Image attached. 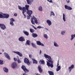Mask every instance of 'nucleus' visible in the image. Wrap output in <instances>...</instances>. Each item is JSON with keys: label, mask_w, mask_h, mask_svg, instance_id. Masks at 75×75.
<instances>
[{"label": "nucleus", "mask_w": 75, "mask_h": 75, "mask_svg": "<svg viewBox=\"0 0 75 75\" xmlns=\"http://www.w3.org/2000/svg\"><path fill=\"white\" fill-rule=\"evenodd\" d=\"M48 62H50V63ZM48 62H47V65L48 67H50L51 68H53V67H54V65H53V61L52 60V59L48 61Z\"/></svg>", "instance_id": "f257e3e1"}, {"label": "nucleus", "mask_w": 75, "mask_h": 75, "mask_svg": "<svg viewBox=\"0 0 75 75\" xmlns=\"http://www.w3.org/2000/svg\"><path fill=\"white\" fill-rule=\"evenodd\" d=\"M25 7H23L22 8V11H24L25 13L28 10V8L30 7V6L28 5H25Z\"/></svg>", "instance_id": "f03ea898"}, {"label": "nucleus", "mask_w": 75, "mask_h": 75, "mask_svg": "<svg viewBox=\"0 0 75 75\" xmlns=\"http://www.w3.org/2000/svg\"><path fill=\"white\" fill-rule=\"evenodd\" d=\"M24 62L27 64L28 65H30V62L29 61V60L26 57L25 58Z\"/></svg>", "instance_id": "7ed1b4c3"}, {"label": "nucleus", "mask_w": 75, "mask_h": 75, "mask_svg": "<svg viewBox=\"0 0 75 75\" xmlns=\"http://www.w3.org/2000/svg\"><path fill=\"white\" fill-rule=\"evenodd\" d=\"M44 57L45 58H48V59H47V60L49 61L50 60H51L52 59H51V57L50 56H49L48 55H47L46 54H44Z\"/></svg>", "instance_id": "20e7f679"}, {"label": "nucleus", "mask_w": 75, "mask_h": 75, "mask_svg": "<svg viewBox=\"0 0 75 75\" xmlns=\"http://www.w3.org/2000/svg\"><path fill=\"white\" fill-rule=\"evenodd\" d=\"M22 69L23 70L24 72H29V70L26 68V67L25 66L23 65L21 67Z\"/></svg>", "instance_id": "39448f33"}, {"label": "nucleus", "mask_w": 75, "mask_h": 75, "mask_svg": "<svg viewBox=\"0 0 75 75\" xmlns=\"http://www.w3.org/2000/svg\"><path fill=\"white\" fill-rule=\"evenodd\" d=\"M10 20L11 21H10V24L12 25V26H13L14 25V24L13 23V22H14L15 21V20L13 18H11L10 19Z\"/></svg>", "instance_id": "423d86ee"}, {"label": "nucleus", "mask_w": 75, "mask_h": 75, "mask_svg": "<svg viewBox=\"0 0 75 75\" xmlns=\"http://www.w3.org/2000/svg\"><path fill=\"white\" fill-rule=\"evenodd\" d=\"M0 27L1 28V29L2 30H5L6 28V26L5 25L3 24H0Z\"/></svg>", "instance_id": "0eeeda50"}, {"label": "nucleus", "mask_w": 75, "mask_h": 75, "mask_svg": "<svg viewBox=\"0 0 75 75\" xmlns=\"http://www.w3.org/2000/svg\"><path fill=\"white\" fill-rule=\"evenodd\" d=\"M27 13L29 15V16L31 17V14H33V11L31 10H28L27 11Z\"/></svg>", "instance_id": "6e6552de"}, {"label": "nucleus", "mask_w": 75, "mask_h": 75, "mask_svg": "<svg viewBox=\"0 0 75 75\" xmlns=\"http://www.w3.org/2000/svg\"><path fill=\"white\" fill-rule=\"evenodd\" d=\"M64 7L65 9H67L69 10H72V8H71V7L69 6H68L67 5H64Z\"/></svg>", "instance_id": "1a4fd4ad"}, {"label": "nucleus", "mask_w": 75, "mask_h": 75, "mask_svg": "<svg viewBox=\"0 0 75 75\" xmlns=\"http://www.w3.org/2000/svg\"><path fill=\"white\" fill-rule=\"evenodd\" d=\"M4 54L6 58L8 59L9 60H10V56H9L8 54L6 53V52H5L4 53Z\"/></svg>", "instance_id": "9d476101"}, {"label": "nucleus", "mask_w": 75, "mask_h": 75, "mask_svg": "<svg viewBox=\"0 0 75 75\" xmlns=\"http://www.w3.org/2000/svg\"><path fill=\"white\" fill-rule=\"evenodd\" d=\"M14 53H15V54H17L20 56V57H23V54H21V53H20L19 52H16V51H14Z\"/></svg>", "instance_id": "9b49d317"}, {"label": "nucleus", "mask_w": 75, "mask_h": 75, "mask_svg": "<svg viewBox=\"0 0 75 75\" xmlns=\"http://www.w3.org/2000/svg\"><path fill=\"white\" fill-rule=\"evenodd\" d=\"M36 43L37 45H41V46H44V45L43 43H42L40 41H38L36 42Z\"/></svg>", "instance_id": "f8f14e48"}, {"label": "nucleus", "mask_w": 75, "mask_h": 75, "mask_svg": "<svg viewBox=\"0 0 75 75\" xmlns=\"http://www.w3.org/2000/svg\"><path fill=\"white\" fill-rule=\"evenodd\" d=\"M46 23H47L49 26H50L51 25H52V22H51V21L49 20H47Z\"/></svg>", "instance_id": "ddd939ff"}, {"label": "nucleus", "mask_w": 75, "mask_h": 75, "mask_svg": "<svg viewBox=\"0 0 75 75\" xmlns=\"http://www.w3.org/2000/svg\"><path fill=\"white\" fill-rule=\"evenodd\" d=\"M74 68V65L72 64L70 66V67H69V71H70V72H71L72 69H73V68Z\"/></svg>", "instance_id": "4468645a"}, {"label": "nucleus", "mask_w": 75, "mask_h": 75, "mask_svg": "<svg viewBox=\"0 0 75 75\" xmlns=\"http://www.w3.org/2000/svg\"><path fill=\"white\" fill-rule=\"evenodd\" d=\"M11 67L13 68H15L17 67V63H13L11 65Z\"/></svg>", "instance_id": "2eb2a0df"}, {"label": "nucleus", "mask_w": 75, "mask_h": 75, "mask_svg": "<svg viewBox=\"0 0 75 75\" xmlns=\"http://www.w3.org/2000/svg\"><path fill=\"white\" fill-rule=\"evenodd\" d=\"M20 41H21V42H23V41H25V39L23 37H20L18 39Z\"/></svg>", "instance_id": "dca6fc26"}, {"label": "nucleus", "mask_w": 75, "mask_h": 75, "mask_svg": "<svg viewBox=\"0 0 75 75\" xmlns=\"http://www.w3.org/2000/svg\"><path fill=\"white\" fill-rule=\"evenodd\" d=\"M39 63L40 64H45V61L43 59L40 60L39 61Z\"/></svg>", "instance_id": "f3484780"}, {"label": "nucleus", "mask_w": 75, "mask_h": 75, "mask_svg": "<svg viewBox=\"0 0 75 75\" xmlns=\"http://www.w3.org/2000/svg\"><path fill=\"white\" fill-rule=\"evenodd\" d=\"M28 4H31V2H33V0H26Z\"/></svg>", "instance_id": "a211bd4d"}, {"label": "nucleus", "mask_w": 75, "mask_h": 75, "mask_svg": "<svg viewBox=\"0 0 75 75\" xmlns=\"http://www.w3.org/2000/svg\"><path fill=\"white\" fill-rule=\"evenodd\" d=\"M3 15L4 16V18H8L9 17V14L6 13H3Z\"/></svg>", "instance_id": "6ab92c4d"}, {"label": "nucleus", "mask_w": 75, "mask_h": 75, "mask_svg": "<svg viewBox=\"0 0 75 75\" xmlns=\"http://www.w3.org/2000/svg\"><path fill=\"white\" fill-rule=\"evenodd\" d=\"M48 73L49 75H54V72L51 71H48Z\"/></svg>", "instance_id": "aec40b11"}, {"label": "nucleus", "mask_w": 75, "mask_h": 75, "mask_svg": "<svg viewBox=\"0 0 75 75\" xmlns=\"http://www.w3.org/2000/svg\"><path fill=\"white\" fill-rule=\"evenodd\" d=\"M32 37L34 38H35V37H38V35L36 33H33L32 34Z\"/></svg>", "instance_id": "412c9836"}, {"label": "nucleus", "mask_w": 75, "mask_h": 75, "mask_svg": "<svg viewBox=\"0 0 75 75\" xmlns=\"http://www.w3.org/2000/svg\"><path fill=\"white\" fill-rule=\"evenodd\" d=\"M38 68L40 73H41V72H42V69H41V67L39 66Z\"/></svg>", "instance_id": "4be33fe9"}, {"label": "nucleus", "mask_w": 75, "mask_h": 75, "mask_svg": "<svg viewBox=\"0 0 75 75\" xmlns=\"http://www.w3.org/2000/svg\"><path fill=\"white\" fill-rule=\"evenodd\" d=\"M0 18H4V16L3 15V13H0Z\"/></svg>", "instance_id": "5701e85b"}, {"label": "nucleus", "mask_w": 75, "mask_h": 75, "mask_svg": "<svg viewBox=\"0 0 75 75\" xmlns=\"http://www.w3.org/2000/svg\"><path fill=\"white\" fill-rule=\"evenodd\" d=\"M4 71L5 72H6V73H7V72H8V70L6 67H4Z\"/></svg>", "instance_id": "b1692460"}, {"label": "nucleus", "mask_w": 75, "mask_h": 75, "mask_svg": "<svg viewBox=\"0 0 75 75\" xmlns=\"http://www.w3.org/2000/svg\"><path fill=\"white\" fill-rule=\"evenodd\" d=\"M32 59L33 61V64H37L38 62H37V60H36L35 59Z\"/></svg>", "instance_id": "393cba45"}, {"label": "nucleus", "mask_w": 75, "mask_h": 75, "mask_svg": "<svg viewBox=\"0 0 75 75\" xmlns=\"http://www.w3.org/2000/svg\"><path fill=\"white\" fill-rule=\"evenodd\" d=\"M63 20L64 21H66V20H65V17H66V16L64 14V13H63Z\"/></svg>", "instance_id": "a878e982"}, {"label": "nucleus", "mask_w": 75, "mask_h": 75, "mask_svg": "<svg viewBox=\"0 0 75 75\" xmlns=\"http://www.w3.org/2000/svg\"><path fill=\"white\" fill-rule=\"evenodd\" d=\"M34 17H33L31 18V22L33 25H35V23L34 22Z\"/></svg>", "instance_id": "bb28decb"}, {"label": "nucleus", "mask_w": 75, "mask_h": 75, "mask_svg": "<svg viewBox=\"0 0 75 75\" xmlns=\"http://www.w3.org/2000/svg\"><path fill=\"white\" fill-rule=\"evenodd\" d=\"M23 33H24V34H25V35H26L28 36V35H29V33H28V32L23 31Z\"/></svg>", "instance_id": "cd10ccee"}, {"label": "nucleus", "mask_w": 75, "mask_h": 75, "mask_svg": "<svg viewBox=\"0 0 75 75\" xmlns=\"http://www.w3.org/2000/svg\"><path fill=\"white\" fill-rule=\"evenodd\" d=\"M60 69H61V66H59L57 67V68L56 71L58 72V71H59Z\"/></svg>", "instance_id": "c85d7f7f"}, {"label": "nucleus", "mask_w": 75, "mask_h": 75, "mask_svg": "<svg viewBox=\"0 0 75 75\" xmlns=\"http://www.w3.org/2000/svg\"><path fill=\"white\" fill-rule=\"evenodd\" d=\"M38 10L41 11H42V6H40L38 8Z\"/></svg>", "instance_id": "c756f323"}, {"label": "nucleus", "mask_w": 75, "mask_h": 75, "mask_svg": "<svg viewBox=\"0 0 75 75\" xmlns=\"http://www.w3.org/2000/svg\"><path fill=\"white\" fill-rule=\"evenodd\" d=\"M30 42L29 40H28L26 42V44H27V45H30Z\"/></svg>", "instance_id": "7c9ffc66"}, {"label": "nucleus", "mask_w": 75, "mask_h": 75, "mask_svg": "<svg viewBox=\"0 0 75 75\" xmlns=\"http://www.w3.org/2000/svg\"><path fill=\"white\" fill-rule=\"evenodd\" d=\"M52 15L54 16H55V14H54V13L53 11L51 12V13L50 14V16L51 17V16H52Z\"/></svg>", "instance_id": "2f4dec72"}, {"label": "nucleus", "mask_w": 75, "mask_h": 75, "mask_svg": "<svg viewBox=\"0 0 75 75\" xmlns=\"http://www.w3.org/2000/svg\"><path fill=\"white\" fill-rule=\"evenodd\" d=\"M30 33H33L34 32V30H33V29L31 28H30Z\"/></svg>", "instance_id": "473e14b6"}, {"label": "nucleus", "mask_w": 75, "mask_h": 75, "mask_svg": "<svg viewBox=\"0 0 75 75\" xmlns=\"http://www.w3.org/2000/svg\"><path fill=\"white\" fill-rule=\"evenodd\" d=\"M35 18L34 19V21L36 24H38V22L37 21V19L35 18V17H33Z\"/></svg>", "instance_id": "72a5a7b5"}, {"label": "nucleus", "mask_w": 75, "mask_h": 75, "mask_svg": "<svg viewBox=\"0 0 75 75\" xmlns=\"http://www.w3.org/2000/svg\"><path fill=\"white\" fill-rule=\"evenodd\" d=\"M44 37L45 38H46V39H47L48 38V36H47V35L46 34H45L44 35Z\"/></svg>", "instance_id": "f704fd0d"}, {"label": "nucleus", "mask_w": 75, "mask_h": 75, "mask_svg": "<svg viewBox=\"0 0 75 75\" xmlns=\"http://www.w3.org/2000/svg\"><path fill=\"white\" fill-rule=\"evenodd\" d=\"M18 63V64H20V63H21V61H20V59L19 58H18V59H17Z\"/></svg>", "instance_id": "c9c22d12"}, {"label": "nucleus", "mask_w": 75, "mask_h": 75, "mask_svg": "<svg viewBox=\"0 0 75 75\" xmlns=\"http://www.w3.org/2000/svg\"><path fill=\"white\" fill-rule=\"evenodd\" d=\"M31 44L32 46H33V47H34V48H35V47H36V46H35V45L34 43H32Z\"/></svg>", "instance_id": "e433bc0d"}, {"label": "nucleus", "mask_w": 75, "mask_h": 75, "mask_svg": "<svg viewBox=\"0 0 75 75\" xmlns=\"http://www.w3.org/2000/svg\"><path fill=\"white\" fill-rule=\"evenodd\" d=\"M54 46H55V47H58V45H57V43L55 42H54Z\"/></svg>", "instance_id": "4c0bfd02"}, {"label": "nucleus", "mask_w": 75, "mask_h": 75, "mask_svg": "<svg viewBox=\"0 0 75 75\" xmlns=\"http://www.w3.org/2000/svg\"><path fill=\"white\" fill-rule=\"evenodd\" d=\"M24 12H25L24 11H22V13L24 16V18H26V16H25V14H24Z\"/></svg>", "instance_id": "58836bf2"}, {"label": "nucleus", "mask_w": 75, "mask_h": 75, "mask_svg": "<svg viewBox=\"0 0 75 75\" xmlns=\"http://www.w3.org/2000/svg\"><path fill=\"white\" fill-rule=\"evenodd\" d=\"M3 61L0 60V65H3Z\"/></svg>", "instance_id": "ea45409f"}, {"label": "nucleus", "mask_w": 75, "mask_h": 75, "mask_svg": "<svg viewBox=\"0 0 75 75\" xmlns=\"http://www.w3.org/2000/svg\"><path fill=\"white\" fill-rule=\"evenodd\" d=\"M18 8L20 9V10H23V8H22V7L18 6Z\"/></svg>", "instance_id": "a19ab883"}, {"label": "nucleus", "mask_w": 75, "mask_h": 75, "mask_svg": "<svg viewBox=\"0 0 75 75\" xmlns=\"http://www.w3.org/2000/svg\"><path fill=\"white\" fill-rule=\"evenodd\" d=\"M65 33V31H62L61 32V34L62 35H64V33Z\"/></svg>", "instance_id": "79ce46f5"}, {"label": "nucleus", "mask_w": 75, "mask_h": 75, "mask_svg": "<svg viewBox=\"0 0 75 75\" xmlns=\"http://www.w3.org/2000/svg\"><path fill=\"white\" fill-rule=\"evenodd\" d=\"M29 58H32V54H29Z\"/></svg>", "instance_id": "37998d69"}, {"label": "nucleus", "mask_w": 75, "mask_h": 75, "mask_svg": "<svg viewBox=\"0 0 75 75\" xmlns=\"http://www.w3.org/2000/svg\"><path fill=\"white\" fill-rule=\"evenodd\" d=\"M14 16H15L16 17L17 16V13H14Z\"/></svg>", "instance_id": "c03bdc74"}, {"label": "nucleus", "mask_w": 75, "mask_h": 75, "mask_svg": "<svg viewBox=\"0 0 75 75\" xmlns=\"http://www.w3.org/2000/svg\"><path fill=\"white\" fill-rule=\"evenodd\" d=\"M37 28H39V29H40V28H42V27H41V26H38Z\"/></svg>", "instance_id": "a18cd8bd"}, {"label": "nucleus", "mask_w": 75, "mask_h": 75, "mask_svg": "<svg viewBox=\"0 0 75 75\" xmlns=\"http://www.w3.org/2000/svg\"><path fill=\"white\" fill-rule=\"evenodd\" d=\"M30 17H31V16H27V19H28H28H30Z\"/></svg>", "instance_id": "49530a36"}, {"label": "nucleus", "mask_w": 75, "mask_h": 75, "mask_svg": "<svg viewBox=\"0 0 75 75\" xmlns=\"http://www.w3.org/2000/svg\"><path fill=\"white\" fill-rule=\"evenodd\" d=\"M14 60L15 61H17V59H16V58H14Z\"/></svg>", "instance_id": "de8ad7c7"}, {"label": "nucleus", "mask_w": 75, "mask_h": 75, "mask_svg": "<svg viewBox=\"0 0 75 75\" xmlns=\"http://www.w3.org/2000/svg\"><path fill=\"white\" fill-rule=\"evenodd\" d=\"M49 1L50 3H52V0H51L50 1Z\"/></svg>", "instance_id": "09e8293b"}, {"label": "nucleus", "mask_w": 75, "mask_h": 75, "mask_svg": "<svg viewBox=\"0 0 75 75\" xmlns=\"http://www.w3.org/2000/svg\"><path fill=\"white\" fill-rule=\"evenodd\" d=\"M35 75H41V74H39L37 73H36Z\"/></svg>", "instance_id": "8fccbe9b"}, {"label": "nucleus", "mask_w": 75, "mask_h": 75, "mask_svg": "<svg viewBox=\"0 0 75 75\" xmlns=\"http://www.w3.org/2000/svg\"><path fill=\"white\" fill-rule=\"evenodd\" d=\"M66 0L67 3H69V2H70V1L69 0H68H68Z\"/></svg>", "instance_id": "3c124183"}, {"label": "nucleus", "mask_w": 75, "mask_h": 75, "mask_svg": "<svg viewBox=\"0 0 75 75\" xmlns=\"http://www.w3.org/2000/svg\"><path fill=\"white\" fill-rule=\"evenodd\" d=\"M59 67V62H57V67Z\"/></svg>", "instance_id": "603ef678"}, {"label": "nucleus", "mask_w": 75, "mask_h": 75, "mask_svg": "<svg viewBox=\"0 0 75 75\" xmlns=\"http://www.w3.org/2000/svg\"><path fill=\"white\" fill-rule=\"evenodd\" d=\"M41 52H42L41 50H40V54H41Z\"/></svg>", "instance_id": "864d4df0"}, {"label": "nucleus", "mask_w": 75, "mask_h": 75, "mask_svg": "<svg viewBox=\"0 0 75 75\" xmlns=\"http://www.w3.org/2000/svg\"><path fill=\"white\" fill-rule=\"evenodd\" d=\"M33 28H34V29H35V30H37V28H35V27H34Z\"/></svg>", "instance_id": "5fc2aeb1"}, {"label": "nucleus", "mask_w": 75, "mask_h": 75, "mask_svg": "<svg viewBox=\"0 0 75 75\" xmlns=\"http://www.w3.org/2000/svg\"><path fill=\"white\" fill-rule=\"evenodd\" d=\"M2 52H4V50L2 49Z\"/></svg>", "instance_id": "6e6d98bb"}, {"label": "nucleus", "mask_w": 75, "mask_h": 75, "mask_svg": "<svg viewBox=\"0 0 75 75\" xmlns=\"http://www.w3.org/2000/svg\"><path fill=\"white\" fill-rule=\"evenodd\" d=\"M45 29H46V30H48V29L47 28H45Z\"/></svg>", "instance_id": "4d7b16f0"}, {"label": "nucleus", "mask_w": 75, "mask_h": 75, "mask_svg": "<svg viewBox=\"0 0 75 75\" xmlns=\"http://www.w3.org/2000/svg\"><path fill=\"white\" fill-rule=\"evenodd\" d=\"M32 26H33V28H34V25H32Z\"/></svg>", "instance_id": "13d9d810"}, {"label": "nucleus", "mask_w": 75, "mask_h": 75, "mask_svg": "<svg viewBox=\"0 0 75 75\" xmlns=\"http://www.w3.org/2000/svg\"><path fill=\"white\" fill-rule=\"evenodd\" d=\"M2 53H1L0 52V54H1Z\"/></svg>", "instance_id": "bf43d9fd"}, {"label": "nucleus", "mask_w": 75, "mask_h": 75, "mask_svg": "<svg viewBox=\"0 0 75 75\" xmlns=\"http://www.w3.org/2000/svg\"><path fill=\"white\" fill-rule=\"evenodd\" d=\"M47 1H49V0H47Z\"/></svg>", "instance_id": "052dcab7"}, {"label": "nucleus", "mask_w": 75, "mask_h": 75, "mask_svg": "<svg viewBox=\"0 0 75 75\" xmlns=\"http://www.w3.org/2000/svg\"><path fill=\"white\" fill-rule=\"evenodd\" d=\"M1 32V30H0V32Z\"/></svg>", "instance_id": "680f3d73"}]
</instances>
